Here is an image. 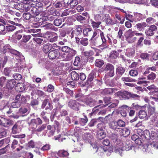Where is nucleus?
Masks as SVG:
<instances>
[{"instance_id":"1","label":"nucleus","mask_w":158,"mask_h":158,"mask_svg":"<svg viewBox=\"0 0 158 158\" xmlns=\"http://www.w3.org/2000/svg\"><path fill=\"white\" fill-rule=\"evenodd\" d=\"M61 50L63 52L69 53L65 58L67 61L71 60L77 53V52L75 50L68 46L62 47L61 48Z\"/></svg>"},{"instance_id":"2","label":"nucleus","mask_w":158,"mask_h":158,"mask_svg":"<svg viewBox=\"0 0 158 158\" xmlns=\"http://www.w3.org/2000/svg\"><path fill=\"white\" fill-rule=\"evenodd\" d=\"M103 69L106 73L105 77H111L114 76V67L112 64L107 63L104 66Z\"/></svg>"},{"instance_id":"3","label":"nucleus","mask_w":158,"mask_h":158,"mask_svg":"<svg viewBox=\"0 0 158 158\" xmlns=\"http://www.w3.org/2000/svg\"><path fill=\"white\" fill-rule=\"evenodd\" d=\"M0 49L1 52L5 53L6 52H8L10 53L20 56H22L21 53L19 51L12 48L9 44H6L5 45H1Z\"/></svg>"},{"instance_id":"4","label":"nucleus","mask_w":158,"mask_h":158,"mask_svg":"<svg viewBox=\"0 0 158 158\" xmlns=\"http://www.w3.org/2000/svg\"><path fill=\"white\" fill-rule=\"evenodd\" d=\"M119 143L120 144H118V145L121 146L118 148H116L115 150V153L119 154L121 156H123L125 150L127 151L131 149V145H130L129 144H127V143H126L125 145L122 146L123 144V143L121 141H120Z\"/></svg>"},{"instance_id":"5","label":"nucleus","mask_w":158,"mask_h":158,"mask_svg":"<svg viewBox=\"0 0 158 158\" xmlns=\"http://www.w3.org/2000/svg\"><path fill=\"white\" fill-rule=\"evenodd\" d=\"M119 94L120 96L125 99H128L131 98H136L139 97L136 94H132L127 91L120 92Z\"/></svg>"},{"instance_id":"6","label":"nucleus","mask_w":158,"mask_h":158,"mask_svg":"<svg viewBox=\"0 0 158 158\" xmlns=\"http://www.w3.org/2000/svg\"><path fill=\"white\" fill-rule=\"evenodd\" d=\"M82 138L86 142L90 143L94 148H97V146L95 145L94 144V146H93V144L92 143V141H94V140L93 136L91 134L89 133H84L82 136Z\"/></svg>"},{"instance_id":"7","label":"nucleus","mask_w":158,"mask_h":158,"mask_svg":"<svg viewBox=\"0 0 158 158\" xmlns=\"http://www.w3.org/2000/svg\"><path fill=\"white\" fill-rule=\"evenodd\" d=\"M12 7L19 10L25 11H27L30 9L29 5L17 3H15Z\"/></svg>"},{"instance_id":"8","label":"nucleus","mask_w":158,"mask_h":158,"mask_svg":"<svg viewBox=\"0 0 158 158\" xmlns=\"http://www.w3.org/2000/svg\"><path fill=\"white\" fill-rule=\"evenodd\" d=\"M68 106L70 108L75 111H78L79 110L80 104L76 100H70L68 102Z\"/></svg>"},{"instance_id":"9","label":"nucleus","mask_w":158,"mask_h":158,"mask_svg":"<svg viewBox=\"0 0 158 158\" xmlns=\"http://www.w3.org/2000/svg\"><path fill=\"white\" fill-rule=\"evenodd\" d=\"M97 99V98L94 97L89 96L85 98V102L87 105L92 107L96 104Z\"/></svg>"},{"instance_id":"10","label":"nucleus","mask_w":158,"mask_h":158,"mask_svg":"<svg viewBox=\"0 0 158 158\" xmlns=\"http://www.w3.org/2000/svg\"><path fill=\"white\" fill-rule=\"evenodd\" d=\"M157 27L154 25H150L149 28L145 31V34L147 36H151L154 35V31H157Z\"/></svg>"},{"instance_id":"11","label":"nucleus","mask_w":158,"mask_h":158,"mask_svg":"<svg viewBox=\"0 0 158 158\" xmlns=\"http://www.w3.org/2000/svg\"><path fill=\"white\" fill-rule=\"evenodd\" d=\"M137 131L138 133L139 132H141L140 134H139V135L143 139H148L151 138L150 133L148 130H145L143 132L141 130L139 129L137 130Z\"/></svg>"},{"instance_id":"12","label":"nucleus","mask_w":158,"mask_h":158,"mask_svg":"<svg viewBox=\"0 0 158 158\" xmlns=\"http://www.w3.org/2000/svg\"><path fill=\"white\" fill-rule=\"evenodd\" d=\"M0 125H2L5 127H8L12 125V123L11 120L0 117Z\"/></svg>"},{"instance_id":"13","label":"nucleus","mask_w":158,"mask_h":158,"mask_svg":"<svg viewBox=\"0 0 158 158\" xmlns=\"http://www.w3.org/2000/svg\"><path fill=\"white\" fill-rule=\"evenodd\" d=\"M132 108V107H129L127 105H123L120 108L121 115L123 117H125L127 115V112L129 110L131 109Z\"/></svg>"},{"instance_id":"14","label":"nucleus","mask_w":158,"mask_h":158,"mask_svg":"<svg viewBox=\"0 0 158 158\" xmlns=\"http://www.w3.org/2000/svg\"><path fill=\"white\" fill-rule=\"evenodd\" d=\"M99 15H97L95 17V21L91 19L90 22L91 24L94 28H97L99 27L100 25L101 24V22L99 21Z\"/></svg>"},{"instance_id":"15","label":"nucleus","mask_w":158,"mask_h":158,"mask_svg":"<svg viewBox=\"0 0 158 158\" xmlns=\"http://www.w3.org/2000/svg\"><path fill=\"white\" fill-rule=\"evenodd\" d=\"M59 52L56 50H50L48 53V56L50 59H54L58 57L60 55Z\"/></svg>"},{"instance_id":"16","label":"nucleus","mask_w":158,"mask_h":158,"mask_svg":"<svg viewBox=\"0 0 158 158\" xmlns=\"http://www.w3.org/2000/svg\"><path fill=\"white\" fill-rule=\"evenodd\" d=\"M16 81L14 79L8 80L6 83V87L9 90H11L16 85Z\"/></svg>"},{"instance_id":"17","label":"nucleus","mask_w":158,"mask_h":158,"mask_svg":"<svg viewBox=\"0 0 158 158\" xmlns=\"http://www.w3.org/2000/svg\"><path fill=\"white\" fill-rule=\"evenodd\" d=\"M30 109L29 107H22L20 108L19 110V113L23 116H26L30 113Z\"/></svg>"},{"instance_id":"18","label":"nucleus","mask_w":158,"mask_h":158,"mask_svg":"<svg viewBox=\"0 0 158 158\" xmlns=\"http://www.w3.org/2000/svg\"><path fill=\"white\" fill-rule=\"evenodd\" d=\"M89 42L94 46H99L101 44V42L100 37L91 38Z\"/></svg>"},{"instance_id":"19","label":"nucleus","mask_w":158,"mask_h":158,"mask_svg":"<svg viewBox=\"0 0 158 158\" xmlns=\"http://www.w3.org/2000/svg\"><path fill=\"white\" fill-rule=\"evenodd\" d=\"M125 53L126 56L129 58L133 57L135 54V51L133 48H128L126 49Z\"/></svg>"},{"instance_id":"20","label":"nucleus","mask_w":158,"mask_h":158,"mask_svg":"<svg viewBox=\"0 0 158 158\" xmlns=\"http://www.w3.org/2000/svg\"><path fill=\"white\" fill-rule=\"evenodd\" d=\"M26 86L22 83H18L15 86V89L17 91L19 92H23L26 89Z\"/></svg>"},{"instance_id":"21","label":"nucleus","mask_w":158,"mask_h":158,"mask_svg":"<svg viewBox=\"0 0 158 158\" xmlns=\"http://www.w3.org/2000/svg\"><path fill=\"white\" fill-rule=\"evenodd\" d=\"M134 35V31H132V29L128 30L125 32V35L126 40L128 41H129Z\"/></svg>"},{"instance_id":"22","label":"nucleus","mask_w":158,"mask_h":158,"mask_svg":"<svg viewBox=\"0 0 158 158\" xmlns=\"http://www.w3.org/2000/svg\"><path fill=\"white\" fill-rule=\"evenodd\" d=\"M46 106H47L45 108L46 110H47L49 109H50L51 104L48 99H45L42 102L41 107L42 109H44Z\"/></svg>"},{"instance_id":"23","label":"nucleus","mask_w":158,"mask_h":158,"mask_svg":"<svg viewBox=\"0 0 158 158\" xmlns=\"http://www.w3.org/2000/svg\"><path fill=\"white\" fill-rule=\"evenodd\" d=\"M14 21H12L10 20H8V22L11 23V24L15 25L16 26L19 27L22 26L21 24L19 23L21 22V20L20 19L17 18H15L14 19Z\"/></svg>"},{"instance_id":"24","label":"nucleus","mask_w":158,"mask_h":158,"mask_svg":"<svg viewBox=\"0 0 158 158\" xmlns=\"http://www.w3.org/2000/svg\"><path fill=\"white\" fill-rule=\"evenodd\" d=\"M8 106V102L3 100L0 103V109L3 111Z\"/></svg>"},{"instance_id":"25","label":"nucleus","mask_w":158,"mask_h":158,"mask_svg":"<svg viewBox=\"0 0 158 158\" xmlns=\"http://www.w3.org/2000/svg\"><path fill=\"white\" fill-rule=\"evenodd\" d=\"M104 64V61L100 59H96L94 62L95 66L99 68H101Z\"/></svg>"},{"instance_id":"26","label":"nucleus","mask_w":158,"mask_h":158,"mask_svg":"<svg viewBox=\"0 0 158 158\" xmlns=\"http://www.w3.org/2000/svg\"><path fill=\"white\" fill-rule=\"evenodd\" d=\"M115 90V89L113 88L105 89L102 91V93L103 94L111 95L114 93V91Z\"/></svg>"},{"instance_id":"27","label":"nucleus","mask_w":158,"mask_h":158,"mask_svg":"<svg viewBox=\"0 0 158 158\" xmlns=\"http://www.w3.org/2000/svg\"><path fill=\"white\" fill-rule=\"evenodd\" d=\"M16 28V26L7 24L6 26V32H10L14 31Z\"/></svg>"},{"instance_id":"28","label":"nucleus","mask_w":158,"mask_h":158,"mask_svg":"<svg viewBox=\"0 0 158 158\" xmlns=\"http://www.w3.org/2000/svg\"><path fill=\"white\" fill-rule=\"evenodd\" d=\"M118 129L120 133V135H123V136L126 137L129 134V131L128 129H123L122 128H118Z\"/></svg>"},{"instance_id":"29","label":"nucleus","mask_w":158,"mask_h":158,"mask_svg":"<svg viewBox=\"0 0 158 158\" xmlns=\"http://www.w3.org/2000/svg\"><path fill=\"white\" fill-rule=\"evenodd\" d=\"M57 154L58 156L62 157H67L69 155L68 152L64 150H59L58 151Z\"/></svg>"},{"instance_id":"30","label":"nucleus","mask_w":158,"mask_h":158,"mask_svg":"<svg viewBox=\"0 0 158 158\" xmlns=\"http://www.w3.org/2000/svg\"><path fill=\"white\" fill-rule=\"evenodd\" d=\"M147 26V24L145 22L142 23H139L136 24V26L137 28L139 31L144 30V27Z\"/></svg>"},{"instance_id":"31","label":"nucleus","mask_w":158,"mask_h":158,"mask_svg":"<svg viewBox=\"0 0 158 158\" xmlns=\"http://www.w3.org/2000/svg\"><path fill=\"white\" fill-rule=\"evenodd\" d=\"M71 78L73 81H77L79 79L78 74L75 71H73L71 73Z\"/></svg>"},{"instance_id":"32","label":"nucleus","mask_w":158,"mask_h":158,"mask_svg":"<svg viewBox=\"0 0 158 158\" xmlns=\"http://www.w3.org/2000/svg\"><path fill=\"white\" fill-rule=\"evenodd\" d=\"M29 125L34 129V131L37 127V123H36V121L35 119H32L31 120V121L28 123Z\"/></svg>"},{"instance_id":"33","label":"nucleus","mask_w":158,"mask_h":158,"mask_svg":"<svg viewBox=\"0 0 158 158\" xmlns=\"http://www.w3.org/2000/svg\"><path fill=\"white\" fill-rule=\"evenodd\" d=\"M81 25H78L76 26V28L74 31V32L76 35L79 36L81 34L82 31V29L81 27Z\"/></svg>"},{"instance_id":"34","label":"nucleus","mask_w":158,"mask_h":158,"mask_svg":"<svg viewBox=\"0 0 158 158\" xmlns=\"http://www.w3.org/2000/svg\"><path fill=\"white\" fill-rule=\"evenodd\" d=\"M52 46L48 44H45L43 47V51L45 53H47L50 50H51Z\"/></svg>"},{"instance_id":"35","label":"nucleus","mask_w":158,"mask_h":158,"mask_svg":"<svg viewBox=\"0 0 158 158\" xmlns=\"http://www.w3.org/2000/svg\"><path fill=\"white\" fill-rule=\"evenodd\" d=\"M92 30L91 28H85L83 30V34L84 36L88 37L91 34V31Z\"/></svg>"},{"instance_id":"36","label":"nucleus","mask_w":158,"mask_h":158,"mask_svg":"<svg viewBox=\"0 0 158 158\" xmlns=\"http://www.w3.org/2000/svg\"><path fill=\"white\" fill-rule=\"evenodd\" d=\"M119 55V53L117 51L114 50L110 53V57L112 59H115Z\"/></svg>"},{"instance_id":"37","label":"nucleus","mask_w":158,"mask_h":158,"mask_svg":"<svg viewBox=\"0 0 158 158\" xmlns=\"http://www.w3.org/2000/svg\"><path fill=\"white\" fill-rule=\"evenodd\" d=\"M29 8H30L29 10L31 9V11L32 14L34 15L33 16H36L39 14L40 12L36 7H31L29 6Z\"/></svg>"},{"instance_id":"38","label":"nucleus","mask_w":158,"mask_h":158,"mask_svg":"<svg viewBox=\"0 0 158 158\" xmlns=\"http://www.w3.org/2000/svg\"><path fill=\"white\" fill-rule=\"evenodd\" d=\"M94 73H91L88 75L87 78V82H86L87 85H88L91 83L94 79Z\"/></svg>"},{"instance_id":"39","label":"nucleus","mask_w":158,"mask_h":158,"mask_svg":"<svg viewBox=\"0 0 158 158\" xmlns=\"http://www.w3.org/2000/svg\"><path fill=\"white\" fill-rule=\"evenodd\" d=\"M139 116L140 118H144L147 116V113L144 110H140L139 113Z\"/></svg>"},{"instance_id":"40","label":"nucleus","mask_w":158,"mask_h":158,"mask_svg":"<svg viewBox=\"0 0 158 158\" xmlns=\"http://www.w3.org/2000/svg\"><path fill=\"white\" fill-rule=\"evenodd\" d=\"M3 73L5 76L8 77H10L12 75L11 70L9 68H5Z\"/></svg>"},{"instance_id":"41","label":"nucleus","mask_w":158,"mask_h":158,"mask_svg":"<svg viewBox=\"0 0 158 158\" xmlns=\"http://www.w3.org/2000/svg\"><path fill=\"white\" fill-rule=\"evenodd\" d=\"M151 138L155 139L158 137V130H152L150 134Z\"/></svg>"},{"instance_id":"42","label":"nucleus","mask_w":158,"mask_h":158,"mask_svg":"<svg viewBox=\"0 0 158 158\" xmlns=\"http://www.w3.org/2000/svg\"><path fill=\"white\" fill-rule=\"evenodd\" d=\"M125 70V69L121 67H119L116 69V72L119 75L123 74Z\"/></svg>"},{"instance_id":"43","label":"nucleus","mask_w":158,"mask_h":158,"mask_svg":"<svg viewBox=\"0 0 158 158\" xmlns=\"http://www.w3.org/2000/svg\"><path fill=\"white\" fill-rule=\"evenodd\" d=\"M110 127L113 130H116L118 131V128H117V123L115 122L112 121L110 122L109 124Z\"/></svg>"},{"instance_id":"44","label":"nucleus","mask_w":158,"mask_h":158,"mask_svg":"<svg viewBox=\"0 0 158 158\" xmlns=\"http://www.w3.org/2000/svg\"><path fill=\"white\" fill-rule=\"evenodd\" d=\"M40 29H31L30 30H28V32H29L30 33H32L35 34H32V35L33 36H35L37 35V34H36V33L40 31Z\"/></svg>"},{"instance_id":"45","label":"nucleus","mask_w":158,"mask_h":158,"mask_svg":"<svg viewBox=\"0 0 158 158\" xmlns=\"http://www.w3.org/2000/svg\"><path fill=\"white\" fill-rule=\"evenodd\" d=\"M31 37V36L30 35H23L21 41L22 42L26 43L29 40Z\"/></svg>"},{"instance_id":"46","label":"nucleus","mask_w":158,"mask_h":158,"mask_svg":"<svg viewBox=\"0 0 158 158\" xmlns=\"http://www.w3.org/2000/svg\"><path fill=\"white\" fill-rule=\"evenodd\" d=\"M52 36L49 39V41L51 42H53L57 40L58 36L57 34L55 33H53L52 34Z\"/></svg>"},{"instance_id":"47","label":"nucleus","mask_w":158,"mask_h":158,"mask_svg":"<svg viewBox=\"0 0 158 158\" xmlns=\"http://www.w3.org/2000/svg\"><path fill=\"white\" fill-rule=\"evenodd\" d=\"M46 124H43L41 126L37 128H36L35 130L34 131L35 132H41L46 128Z\"/></svg>"},{"instance_id":"48","label":"nucleus","mask_w":158,"mask_h":158,"mask_svg":"<svg viewBox=\"0 0 158 158\" xmlns=\"http://www.w3.org/2000/svg\"><path fill=\"white\" fill-rule=\"evenodd\" d=\"M122 80L124 81L127 82H135L136 81V80L131 78L129 77H122Z\"/></svg>"},{"instance_id":"49","label":"nucleus","mask_w":158,"mask_h":158,"mask_svg":"<svg viewBox=\"0 0 158 158\" xmlns=\"http://www.w3.org/2000/svg\"><path fill=\"white\" fill-rule=\"evenodd\" d=\"M75 98L79 102H83V96L81 94H77L75 95Z\"/></svg>"},{"instance_id":"50","label":"nucleus","mask_w":158,"mask_h":158,"mask_svg":"<svg viewBox=\"0 0 158 158\" xmlns=\"http://www.w3.org/2000/svg\"><path fill=\"white\" fill-rule=\"evenodd\" d=\"M1 126H0V138H2L6 136L7 132L3 129L2 128Z\"/></svg>"},{"instance_id":"51","label":"nucleus","mask_w":158,"mask_h":158,"mask_svg":"<svg viewBox=\"0 0 158 158\" xmlns=\"http://www.w3.org/2000/svg\"><path fill=\"white\" fill-rule=\"evenodd\" d=\"M6 33V27L2 24H0V34L4 35Z\"/></svg>"},{"instance_id":"52","label":"nucleus","mask_w":158,"mask_h":158,"mask_svg":"<svg viewBox=\"0 0 158 158\" xmlns=\"http://www.w3.org/2000/svg\"><path fill=\"white\" fill-rule=\"evenodd\" d=\"M79 123L81 124L82 125H85L88 121L87 118L86 116H85L84 118H79Z\"/></svg>"},{"instance_id":"53","label":"nucleus","mask_w":158,"mask_h":158,"mask_svg":"<svg viewBox=\"0 0 158 158\" xmlns=\"http://www.w3.org/2000/svg\"><path fill=\"white\" fill-rule=\"evenodd\" d=\"M140 56L143 60H148L150 54L147 53H142L140 54Z\"/></svg>"},{"instance_id":"54","label":"nucleus","mask_w":158,"mask_h":158,"mask_svg":"<svg viewBox=\"0 0 158 158\" xmlns=\"http://www.w3.org/2000/svg\"><path fill=\"white\" fill-rule=\"evenodd\" d=\"M80 44L84 46H86L88 44V39L86 38H82L80 41Z\"/></svg>"},{"instance_id":"55","label":"nucleus","mask_w":158,"mask_h":158,"mask_svg":"<svg viewBox=\"0 0 158 158\" xmlns=\"http://www.w3.org/2000/svg\"><path fill=\"white\" fill-rule=\"evenodd\" d=\"M62 23L61 19H56L54 20L53 22L54 24L56 26H59Z\"/></svg>"},{"instance_id":"56","label":"nucleus","mask_w":158,"mask_h":158,"mask_svg":"<svg viewBox=\"0 0 158 158\" xmlns=\"http://www.w3.org/2000/svg\"><path fill=\"white\" fill-rule=\"evenodd\" d=\"M106 137V134L103 132H101L97 135V138L100 141H102Z\"/></svg>"},{"instance_id":"57","label":"nucleus","mask_w":158,"mask_h":158,"mask_svg":"<svg viewBox=\"0 0 158 158\" xmlns=\"http://www.w3.org/2000/svg\"><path fill=\"white\" fill-rule=\"evenodd\" d=\"M12 108L11 106L9 107V106L7 107L3 111L6 113V114L9 115L12 112Z\"/></svg>"},{"instance_id":"58","label":"nucleus","mask_w":158,"mask_h":158,"mask_svg":"<svg viewBox=\"0 0 158 158\" xmlns=\"http://www.w3.org/2000/svg\"><path fill=\"white\" fill-rule=\"evenodd\" d=\"M100 105H101L97 106L93 109L92 112L90 113L91 115L95 114L97 113H98L99 111V107Z\"/></svg>"},{"instance_id":"59","label":"nucleus","mask_w":158,"mask_h":158,"mask_svg":"<svg viewBox=\"0 0 158 158\" xmlns=\"http://www.w3.org/2000/svg\"><path fill=\"white\" fill-rule=\"evenodd\" d=\"M76 19L77 21L82 23H83V21H85L86 20V19L85 17H84L81 15H80L77 16L76 17Z\"/></svg>"},{"instance_id":"60","label":"nucleus","mask_w":158,"mask_h":158,"mask_svg":"<svg viewBox=\"0 0 158 158\" xmlns=\"http://www.w3.org/2000/svg\"><path fill=\"white\" fill-rule=\"evenodd\" d=\"M156 77V75L153 73H151L147 77L148 79L149 80H153Z\"/></svg>"},{"instance_id":"61","label":"nucleus","mask_w":158,"mask_h":158,"mask_svg":"<svg viewBox=\"0 0 158 158\" xmlns=\"http://www.w3.org/2000/svg\"><path fill=\"white\" fill-rule=\"evenodd\" d=\"M129 74L131 76L135 77L138 75V72L136 70H131L129 72Z\"/></svg>"},{"instance_id":"62","label":"nucleus","mask_w":158,"mask_h":158,"mask_svg":"<svg viewBox=\"0 0 158 158\" xmlns=\"http://www.w3.org/2000/svg\"><path fill=\"white\" fill-rule=\"evenodd\" d=\"M109 84L110 86L112 87H114L116 86L117 83L116 82V80L114 78L110 80Z\"/></svg>"},{"instance_id":"63","label":"nucleus","mask_w":158,"mask_h":158,"mask_svg":"<svg viewBox=\"0 0 158 158\" xmlns=\"http://www.w3.org/2000/svg\"><path fill=\"white\" fill-rule=\"evenodd\" d=\"M97 128L101 131H103L105 129V126L104 123H101L97 125Z\"/></svg>"},{"instance_id":"64","label":"nucleus","mask_w":158,"mask_h":158,"mask_svg":"<svg viewBox=\"0 0 158 158\" xmlns=\"http://www.w3.org/2000/svg\"><path fill=\"white\" fill-rule=\"evenodd\" d=\"M150 2L152 6L158 8V0H150Z\"/></svg>"}]
</instances>
